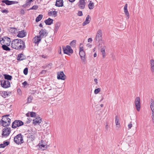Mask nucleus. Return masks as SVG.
<instances>
[{
  "label": "nucleus",
  "mask_w": 154,
  "mask_h": 154,
  "mask_svg": "<svg viewBox=\"0 0 154 154\" xmlns=\"http://www.w3.org/2000/svg\"><path fill=\"white\" fill-rule=\"evenodd\" d=\"M12 48L16 50H23L25 48L24 42L21 39H15L13 40L11 44Z\"/></svg>",
  "instance_id": "nucleus-1"
},
{
  "label": "nucleus",
  "mask_w": 154,
  "mask_h": 154,
  "mask_svg": "<svg viewBox=\"0 0 154 154\" xmlns=\"http://www.w3.org/2000/svg\"><path fill=\"white\" fill-rule=\"evenodd\" d=\"M14 141L17 144H21L24 142L23 136L21 134H19L15 136L14 138Z\"/></svg>",
  "instance_id": "nucleus-2"
},
{
  "label": "nucleus",
  "mask_w": 154,
  "mask_h": 154,
  "mask_svg": "<svg viewBox=\"0 0 154 154\" xmlns=\"http://www.w3.org/2000/svg\"><path fill=\"white\" fill-rule=\"evenodd\" d=\"M0 42L1 44L6 45L8 46H9L11 43V40L9 38L7 37L4 36L3 38H0Z\"/></svg>",
  "instance_id": "nucleus-3"
},
{
  "label": "nucleus",
  "mask_w": 154,
  "mask_h": 154,
  "mask_svg": "<svg viewBox=\"0 0 154 154\" xmlns=\"http://www.w3.org/2000/svg\"><path fill=\"white\" fill-rule=\"evenodd\" d=\"M23 123L20 120H15L13 123L12 127L14 128L17 127H19L23 125Z\"/></svg>",
  "instance_id": "nucleus-4"
},
{
  "label": "nucleus",
  "mask_w": 154,
  "mask_h": 154,
  "mask_svg": "<svg viewBox=\"0 0 154 154\" xmlns=\"http://www.w3.org/2000/svg\"><path fill=\"white\" fill-rule=\"evenodd\" d=\"M2 86L4 88H7L10 87V83L8 80H2L1 81Z\"/></svg>",
  "instance_id": "nucleus-5"
},
{
  "label": "nucleus",
  "mask_w": 154,
  "mask_h": 154,
  "mask_svg": "<svg viewBox=\"0 0 154 154\" xmlns=\"http://www.w3.org/2000/svg\"><path fill=\"white\" fill-rule=\"evenodd\" d=\"M11 132V128H5L3 129L2 136L3 137H7L10 134Z\"/></svg>",
  "instance_id": "nucleus-6"
},
{
  "label": "nucleus",
  "mask_w": 154,
  "mask_h": 154,
  "mask_svg": "<svg viewBox=\"0 0 154 154\" xmlns=\"http://www.w3.org/2000/svg\"><path fill=\"white\" fill-rule=\"evenodd\" d=\"M49 146V145H37L35 146L34 149L35 150L39 149L41 150H44Z\"/></svg>",
  "instance_id": "nucleus-7"
},
{
  "label": "nucleus",
  "mask_w": 154,
  "mask_h": 154,
  "mask_svg": "<svg viewBox=\"0 0 154 154\" xmlns=\"http://www.w3.org/2000/svg\"><path fill=\"white\" fill-rule=\"evenodd\" d=\"M102 32L100 29H99L97 32L95 37L96 41L98 42L102 40Z\"/></svg>",
  "instance_id": "nucleus-8"
},
{
  "label": "nucleus",
  "mask_w": 154,
  "mask_h": 154,
  "mask_svg": "<svg viewBox=\"0 0 154 154\" xmlns=\"http://www.w3.org/2000/svg\"><path fill=\"white\" fill-rule=\"evenodd\" d=\"M78 6L81 9H83L85 8L86 2L84 0H79L78 2Z\"/></svg>",
  "instance_id": "nucleus-9"
},
{
  "label": "nucleus",
  "mask_w": 154,
  "mask_h": 154,
  "mask_svg": "<svg viewBox=\"0 0 154 154\" xmlns=\"http://www.w3.org/2000/svg\"><path fill=\"white\" fill-rule=\"evenodd\" d=\"M63 49L64 54H68V52L70 53H73V50L69 45H67L66 47H63Z\"/></svg>",
  "instance_id": "nucleus-10"
},
{
  "label": "nucleus",
  "mask_w": 154,
  "mask_h": 154,
  "mask_svg": "<svg viewBox=\"0 0 154 154\" xmlns=\"http://www.w3.org/2000/svg\"><path fill=\"white\" fill-rule=\"evenodd\" d=\"M140 99L139 97L136 98L135 101V105L138 111H139L140 109Z\"/></svg>",
  "instance_id": "nucleus-11"
},
{
  "label": "nucleus",
  "mask_w": 154,
  "mask_h": 154,
  "mask_svg": "<svg viewBox=\"0 0 154 154\" xmlns=\"http://www.w3.org/2000/svg\"><path fill=\"white\" fill-rule=\"evenodd\" d=\"M57 78L58 79L64 80L65 79V75L63 71L58 72L57 73Z\"/></svg>",
  "instance_id": "nucleus-12"
},
{
  "label": "nucleus",
  "mask_w": 154,
  "mask_h": 154,
  "mask_svg": "<svg viewBox=\"0 0 154 154\" xmlns=\"http://www.w3.org/2000/svg\"><path fill=\"white\" fill-rule=\"evenodd\" d=\"M39 34L40 35H38L41 38H43L47 35L48 33L45 29H41L39 32Z\"/></svg>",
  "instance_id": "nucleus-13"
},
{
  "label": "nucleus",
  "mask_w": 154,
  "mask_h": 154,
  "mask_svg": "<svg viewBox=\"0 0 154 154\" xmlns=\"http://www.w3.org/2000/svg\"><path fill=\"white\" fill-rule=\"evenodd\" d=\"M2 2L3 3H5L7 5H10L12 4H15V3H18L17 2L10 1L8 0H3Z\"/></svg>",
  "instance_id": "nucleus-14"
},
{
  "label": "nucleus",
  "mask_w": 154,
  "mask_h": 154,
  "mask_svg": "<svg viewBox=\"0 0 154 154\" xmlns=\"http://www.w3.org/2000/svg\"><path fill=\"white\" fill-rule=\"evenodd\" d=\"M91 20V18L89 15H88L86 18L85 21L83 23L82 25L84 26L89 23Z\"/></svg>",
  "instance_id": "nucleus-15"
},
{
  "label": "nucleus",
  "mask_w": 154,
  "mask_h": 154,
  "mask_svg": "<svg viewBox=\"0 0 154 154\" xmlns=\"http://www.w3.org/2000/svg\"><path fill=\"white\" fill-rule=\"evenodd\" d=\"M33 122L35 125L39 124L42 122V119L40 117H37L33 119Z\"/></svg>",
  "instance_id": "nucleus-16"
},
{
  "label": "nucleus",
  "mask_w": 154,
  "mask_h": 154,
  "mask_svg": "<svg viewBox=\"0 0 154 154\" xmlns=\"http://www.w3.org/2000/svg\"><path fill=\"white\" fill-rule=\"evenodd\" d=\"M26 35V33L24 30H22L19 32L17 36L20 38H23L25 37Z\"/></svg>",
  "instance_id": "nucleus-17"
},
{
  "label": "nucleus",
  "mask_w": 154,
  "mask_h": 154,
  "mask_svg": "<svg viewBox=\"0 0 154 154\" xmlns=\"http://www.w3.org/2000/svg\"><path fill=\"white\" fill-rule=\"evenodd\" d=\"M79 54L83 62H85V54L84 51H79Z\"/></svg>",
  "instance_id": "nucleus-18"
},
{
  "label": "nucleus",
  "mask_w": 154,
  "mask_h": 154,
  "mask_svg": "<svg viewBox=\"0 0 154 154\" xmlns=\"http://www.w3.org/2000/svg\"><path fill=\"white\" fill-rule=\"evenodd\" d=\"M63 5V0H57L55 5L57 7H62Z\"/></svg>",
  "instance_id": "nucleus-19"
},
{
  "label": "nucleus",
  "mask_w": 154,
  "mask_h": 154,
  "mask_svg": "<svg viewBox=\"0 0 154 154\" xmlns=\"http://www.w3.org/2000/svg\"><path fill=\"white\" fill-rule=\"evenodd\" d=\"M4 121L3 120H1L0 122V124L1 125L3 126V127H6V126H8L11 122H5L4 121Z\"/></svg>",
  "instance_id": "nucleus-20"
},
{
  "label": "nucleus",
  "mask_w": 154,
  "mask_h": 154,
  "mask_svg": "<svg viewBox=\"0 0 154 154\" xmlns=\"http://www.w3.org/2000/svg\"><path fill=\"white\" fill-rule=\"evenodd\" d=\"M53 20L49 18L48 19L45 20V23L46 25H50L53 23Z\"/></svg>",
  "instance_id": "nucleus-21"
},
{
  "label": "nucleus",
  "mask_w": 154,
  "mask_h": 154,
  "mask_svg": "<svg viewBox=\"0 0 154 154\" xmlns=\"http://www.w3.org/2000/svg\"><path fill=\"white\" fill-rule=\"evenodd\" d=\"M1 120H3V121L8 122H11V121L10 118L7 117V116H4Z\"/></svg>",
  "instance_id": "nucleus-22"
},
{
  "label": "nucleus",
  "mask_w": 154,
  "mask_h": 154,
  "mask_svg": "<svg viewBox=\"0 0 154 154\" xmlns=\"http://www.w3.org/2000/svg\"><path fill=\"white\" fill-rule=\"evenodd\" d=\"M25 57L22 54H19L17 57V60H23L25 59Z\"/></svg>",
  "instance_id": "nucleus-23"
},
{
  "label": "nucleus",
  "mask_w": 154,
  "mask_h": 154,
  "mask_svg": "<svg viewBox=\"0 0 154 154\" xmlns=\"http://www.w3.org/2000/svg\"><path fill=\"white\" fill-rule=\"evenodd\" d=\"M115 123L117 127H119L120 126V124L119 122V120L118 116H116L115 118Z\"/></svg>",
  "instance_id": "nucleus-24"
},
{
  "label": "nucleus",
  "mask_w": 154,
  "mask_h": 154,
  "mask_svg": "<svg viewBox=\"0 0 154 154\" xmlns=\"http://www.w3.org/2000/svg\"><path fill=\"white\" fill-rule=\"evenodd\" d=\"M34 42L35 44L38 43V42H39L41 40V38L39 36H37V37L36 38V37H35L34 38Z\"/></svg>",
  "instance_id": "nucleus-25"
},
{
  "label": "nucleus",
  "mask_w": 154,
  "mask_h": 154,
  "mask_svg": "<svg viewBox=\"0 0 154 154\" xmlns=\"http://www.w3.org/2000/svg\"><path fill=\"white\" fill-rule=\"evenodd\" d=\"M89 2L90 3L88 5V8L90 10L92 9L94 7V3L92 2L90 0H89Z\"/></svg>",
  "instance_id": "nucleus-26"
},
{
  "label": "nucleus",
  "mask_w": 154,
  "mask_h": 154,
  "mask_svg": "<svg viewBox=\"0 0 154 154\" xmlns=\"http://www.w3.org/2000/svg\"><path fill=\"white\" fill-rule=\"evenodd\" d=\"M5 79L7 80H11L12 79V76L11 75L8 74H5L4 75Z\"/></svg>",
  "instance_id": "nucleus-27"
},
{
  "label": "nucleus",
  "mask_w": 154,
  "mask_h": 154,
  "mask_svg": "<svg viewBox=\"0 0 154 154\" xmlns=\"http://www.w3.org/2000/svg\"><path fill=\"white\" fill-rule=\"evenodd\" d=\"M60 25V23L59 22H57L55 25V32H57Z\"/></svg>",
  "instance_id": "nucleus-28"
},
{
  "label": "nucleus",
  "mask_w": 154,
  "mask_h": 154,
  "mask_svg": "<svg viewBox=\"0 0 154 154\" xmlns=\"http://www.w3.org/2000/svg\"><path fill=\"white\" fill-rule=\"evenodd\" d=\"M7 45H6L3 44L2 46V48L5 50L7 51H9L10 50V49L8 47Z\"/></svg>",
  "instance_id": "nucleus-29"
},
{
  "label": "nucleus",
  "mask_w": 154,
  "mask_h": 154,
  "mask_svg": "<svg viewBox=\"0 0 154 154\" xmlns=\"http://www.w3.org/2000/svg\"><path fill=\"white\" fill-rule=\"evenodd\" d=\"M150 63L151 64V71L152 72H154V60H151Z\"/></svg>",
  "instance_id": "nucleus-30"
},
{
  "label": "nucleus",
  "mask_w": 154,
  "mask_h": 154,
  "mask_svg": "<svg viewBox=\"0 0 154 154\" xmlns=\"http://www.w3.org/2000/svg\"><path fill=\"white\" fill-rule=\"evenodd\" d=\"M48 14L49 16L52 15L54 17H55L57 16V12L55 11H52L49 12L48 13Z\"/></svg>",
  "instance_id": "nucleus-31"
},
{
  "label": "nucleus",
  "mask_w": 154,
  "mask_h": 154,
  "mask_svg": "<svg viewBox=\"0 0 154 154\" xmlns=\"http://www.w3.org/2000/svg\"><path fill=\"white\" fill-rule=\"evenodd\" d=\"M43 15L42 14H39L37 17L35 19V21L36 22H38L40 21L42 18Z\"/></svg>",
  "instance_id": "nucleus-32"
},
{
  "label": "nucleus",
  "mask_w": 154,
  "mask_h": 154,
  "mask_svg": "<svg viewBox=\"0 0 154 154\" xmlns=\"http://www.w3.org/2000/svg\"><path fill=\"white\" fill-rule=\"evenodd\" d=\"M42 127L44 128V130L45 129H47L49 127V124L47 122H44V124L42 125Z\"/></svg>",
  "instance_id": "nucleus-33"
},
{
  "label": "nucleus",
  "mask_w": 154,
  "mask_h": 154,
  "mask_svg": "<svg viewBox=\"0 0 154 154\" xmlns=\"http://www.w3.org/2000/svg\"><path fill=\"white\" fill-rule=\"evenodd\" d=\"M32 1V0H27L26 1V4L23 5V7H26V6L28 5H29L31 2Z\"/></svg>",
  "instance_id": "nucleus-34"
},
{
  "label": "nucleus",
  "mask_w": 154,
  "mask_h": 154,
  "mask_svg": "<svg viewBox=\"0 0 154 154\" xmlns=\"http://www.w3.org/2000/svg\"><path fill=\"white\" fill-rule=\"evenodd\" d=\"M105 49L103 48H102L101 49V51L103 55V58L105 57Z\"/></svg>",
  "instance_id": "nucleus-35"
},
{
  "label": "nucleus",
  "mask_w": 154,
  "mask_h": 154,
  "mask_svg": "<svg viewBox=\"0 0 154 154\" xmlns=\"http://www.w3.org/2000/svg\"><path fill=\"white\" fill-rule=\"evenodd\" d=\"M8 95V94H7V92L5 91L3 92L2 94V96L4 98L6 97V96Z\"/></svg>",
  "instance_id": "nucleus-36"
},
{
  "label": "nucleus",
  "mask_w": 154,
  "mask_h": 154,
  "mask_svg": "<svg viewBox=\"0 0 154 154\" xmlns=\"http://www.w3.org/2000/svg\"><path fill=\"white\" fill-rule=\"evenodd\" d=\"M38 8V6L36 5H34L31 8H29L28 10H36Z\"/></svg>",
  "instance_id": "nucleus-37"
},
{
  "label": "nucleus",
  "mask_w": 154,
  "mask_h": 154,
  "mask_svg": "<svg viewBox=\"0 0 154 154\" xmlns=\"http://www.w3.org/2000/svg\"><path fill=\"white\" fill-rule=\"evenodd\" d=\"M76 43V41L75 40H73L70 43V45L72 46H74L75 45Z\"/></svg>",
  "instance_id": "nucleus-38"
},
{
  "label": "nucleus",
  "mask_w": 154,
  "mask_h": 154,
  "mask_svg": "<svg viewBox=\"0 0 154 154\" xmlns=\"http://www.w3.org/2000/svg\"><path fill=\"white\" fill-rule=\"evenodd\" d=\"M100 91V89L99 88L96 89L94 91V93L95 94H97Z\"/></svg>",
  "instance_id": "nucleus-39"
},
{
  "label": "nucleus",
  "mask_w": 154,
  "mask_h": 154,
  "mask_svg": "<svg viewBox=\"0 0 154 154\" xmlns=\"http://www.w3.org/2000/svg\"><path fill=\"white\" fill-rule=\"evenodd\" d=\"M127 6H128V5H127V4H126L125 5L124 7V12H128V11L127 8Z\"/></svg>",
  "instance_id": "nucleus-40"
},
{
  "label": "nucleus",
  "mask_w": 154,
  "mask_h": 154,
  "mask_svg": "<svg viewBox=\"0 0 154 154\" xmlns=\"http://www.w3.org/2000/svg\"><path fill=\"white\" fill-rule=\"evenodd\" d=\"M28 69L27 68H26L23 70V73L25 75H26L28 74Z\"/></svg>",
  "instance_id": "nucleus-41"
},
{
  "label": "nucleus",
  "mask_w": 154,
  "mask_h": 154,
  "mask_svg": "<svg viewBox=\"0 0 154 154\" xmlns=\"http://www.w3.org/2000/svg\"><path fill=\"white\" fill-rule=\"evenodd\" d=\"M84 51L82 43H81L80 45L79 51Z\"/></svg>",
  "instance_id": "nucleus-42"
},
{
  "label": "nucleus",
  "mask_w": 154,
  "mask_h": 154,
  "mask_svg": "<svg viewBox=\"0 0 154 154\" xmlns=\"http://www.w3.org/2000/svg\"><path fill=\"white\" fill-rule=\"evenodd\" d=\"M32 100V97L31 96H29L27 99V103H30Z\"/></svg>",
  "instance_id": "nucleus-43"
},
{
  "label": "nucleus",
  "mask_w": 154,
  "mask_h": 154,
  "mask_svg": "<svg viewBox=\"0 0 154 154\" xmlns=\"http://www.w3.org/2000/svg\"><path fill=\"white\" fill-rule=\"evenodd\" d=\"M30 115L31 117H34L35 116L36 113L34 112H31Z\"/></svg>",
  "instance_id": "nucleus-44"
},
{
  "label": "nucleus",
  "mask_w": 154,
  "mask_h": 154,
  "mask_svg": "<svg viewBox=\"0 0 154 154\" xmlns=\"http://www.w3.org/2000/svg\"><path fill=\"white\" fill-rule=\"evenodd\" d=\"M153 106H154V101L152 99H151L150 107Z\"/></svg>",
  "instance_id": "nucleus-45"
},
{
  "label": "nucleus",
  "mask_w": 154,
  "mask_h": 154,
  "mask_svg": "<svg viewBox=\"0 0 154 154\" xmlns=\"http://www.w3.org/2000/svg\"><path fill=\"white\" fill-rule=\"evenodd\" d=\"M125 15L126 16V18L127 19H128L129 18V14L128 12H125Z\"/></svg>",
  "instance_id": "nucleus-46"
},
{
  "label": "nucleus",
  "mask_w": 154,
  "mask_h": 154,
  "mask_svg": "<svg viewBox=\"0 0 154 154\" xmlns=\"http://www.w3.org/2000/svg\"><path fill=\"white\" fill-rule=\"evenodd\" d=\"M79 16H82L83 15L82 11H79L77 14Z\"/></svg>",
  "instance_id": "nucleus-47"
},
{
  "label": "nucleus",
  "mask_w": 154,
  "mask_h": 154,
  "mask_svg": "<svg viewBox=\"0 0 154 154\" xmlns=\"http://www.w3.org/2000/svg\"><path fill=\"white\" fill-rule=\"evenodd\" d=\"M1 12L3 13H7L8 12V10L5 9L4 10H1Z\"/></svg>",
  "instance_id": "nucleus-48"
},
{
  "label": "nucleus",
  "mask_w": 154,
  "mask_h": 154,
  "mask_svg": "<svg viewBox=\"0 0 154 154\" xmlns=\"http://www.w3.org/2000/svg\"><path fill=\"white\" fill-rule=\"evenodd\" d=\"M132 124L131 123H129L128 125V128L129 129H131L132 127Z\"/></svg>",
  "instance_id": "nucleus-49"
},
{
  "label": "nucleus",
  "mask_w": 154,
  "mask_h": 154,
  "mask_svg": "<svg viewBox=\"0 0 154 154\" xmlns=\"http://www.w3.org/2000/svg\"><path fill=\"white\" fill-rule=\"evenodd\" d=\"M10 142L9 141H5L4 142L3 144L1 143L0 144H9Z\"/></svg>",
  "instance_id": "nucleus-50"
},
{
  "label": "nucleus",
  "mask_w": 154,
  "mask_h": 154,
  "mask_svg": "<svg viewBox=\"0 0 154 154\" xmlns=\"http://www.w3.org/2000/svg\"><path fill=\"white\" fill-rule=\"evenodd\" d=\"M152 120L153 123H154V113H152Z\"/></svg>",
  "instance_id": "nucleus-51"
},
{
  "label": "nucleus",
  "mask_w": 154,
  "mask_h": 154,
  "mask_svg": "<svg viewBox=\"0 0 154 154\" xmlns=\"http://www.w3.org/2000/svg\"><path fill=\"white\" fill-rule=\"evenodd\" d=\"M20 13L22 14H23L25 13V11L23 9H21L20 11Z\"/></svg>",
  "instance_id": "nucleus-52"
},
{
  "label": "nucleus",
  "mask_w": 154,
  "mask_h": 154,
  "mask_svg": "<svg viewBox=\"0 0 154 154\" xmlns=\"http://www.w3.org/2000/svg\"><path fill=\"white\" fill-rule=\"evenodd\" d=\"M8 145H0V148H4Z\"/></svg>",
  "instance_id": "nucleus-53"
},
{
  "label": "nucleus",
  "mask_w": 154,
  "mask_h": 154,
  "mask_svg": "<svg viewBox=\"0 0 154 154\" xmlns=\"http://www.w3.org/2000/svg\"><path fill=\"white\" fill-rule=\"evenodd\" d=\"M92 41V39L91 38H89L88 39V42H91Z\"/></svg>",
  "instance_id": "nucleus-54"
},
{
  "label": "nucleus",
  "mask_w": 154,
  "mask_h": 154,
  "mask_svg": "<svg viewBox=\"0 0 154 154\" xmlns=\"http://www.w3.org/2000/svg\"><path fill=\"white\" fill-rule=\"evenodd\" d=\"M151 109L152 111V113H154V106L151 107Z\"/></svg>",
  "instance_id": "nucleus-55"
},
{
  "label": "nucleus",
  "mask_w": 154,
  "mask_h": 154,
  "mask_svg": "<svg viewBox=\"0 0 154 154\" xmlns=\"http://www.w3.org/2000/svg\"><path fill=\"white\" fill-rule=\"evenodd\" d=\"M23 85L24 86H26V85H27V82H26V81H25L23 83Z\"/></svg>",
  "instance_id": "nucleus-56"
},
{
  "label": "nucleus",
  "mask_w": 154,
  "mask_h": 154,
  "mask_svg": "<svg viewBox=\"0 0 154 154\" xmlns=\"http://www.w3.org/2000/svg\"><path fill=\"white\" fill-rule=\"evenodd\" d=\"M94 82L96 83V84L97 83V80L96 79H94Z\"/></svg>",
  "instance_id": "nucleus-57"
},
{
  "label": "nucleus",
  "mask_w": 154,
  "mask_h": 154,
  "mask_svg": "<svg viewBox=\"0 0 154 154\" xmlns=\"http://www.w3.org/2000/svg\"><path fill=\"white\" fill-rule=\"evenodd\" d=\"M75 0H69V1L70 2H74L75 1Z\"/></svg>",
  "instance_id": "nucleus-58"
},
{
  "label": "nucleus",
  "mask_w": 154,
  "mask_h": 154,
  "mask_svg": "<svg viewBox=\"0 0 154 154\" xmlns=\"http://www.w3.org/2000/svg\"><path fill=\"white\" fill-rule=\"evenodd\" d=\"M41 57H43V58H46V57H47V56H45V55H41Z\"/></svg>",
  "instance_id": "nucleus-59"
},
{
  "label": "nucleus",
  "mask_w": 154,
  "mask_h": 154,
  "mask_svg": "<svg viewBox=\"0 0 154 154\" xmlns=\"http://www.w3.org/2000/svg\"><path fill=\"white\" fill-rule=\"evenodd\" d=\"M51 66L50 65V64H48L47 66V67H49V68H51Z\"/></svg>",
  "instance_id": "nucleus-60"
},
{
  "label": "nucleus",
  "mask_w": 154,
  "mask_h": 154,
  "mask_svg": "<svg viewBox=\"0 0 154 154\" xmlns=\"http://www.w3.org/2000/svg\"><path fill=\"white\" fill-rule=\"evenodd\" d=\"M46 71L45 70H42V71L41 72V74H42V73H44V72H45Z\"/></svg>",
  "instance_id": "nucleus-61"
},
{
  "label": "nucleus",
  "mask_w": 154,
  "mask_h": 154,
  "mask_svg": "<svg viewBox=\"0 0 154 154\" xmlns=\"http://www.w3.org/2000/svg\"><path fill=\"white\" fill-rule=\"evenodd\" d=\"M44 141L43 140H41V143H42V144H43L44 143Z\"/></svg>",
  "instance_id": "nucleus-62"
},
{
  "label": "nucleus",
  "mask_w": 154,
  "mask_h": 154,
  "mask_svg": "<svg viewBox=\"0 0 154 154\" xmlns=\"http://www.w3.org/2000/svg\"><path fill=\"white\" fill-rule=\"evenodd\" d=\"M87 46H88L89 47H90V48H91V45H90L89 44H87Z\"/></svg>",
  "instance_id": "nucleus-63"
},
{
  "label": "nucleus",
  "mask_w": 154,
  "mask_h": 154,
  "mask_svg": "<svg viewBox=\"0 0 154 154\" xmlns=\"http://www.w3.org/2000/svg\"><path fill=\"white\" fill-rule=\"evenodd\" d=\"M97 54L96 53H95L94 54V57H96L97 56Z\"/></svg>",
  "instance_id": "nucleus-64"
}]
</instances>
